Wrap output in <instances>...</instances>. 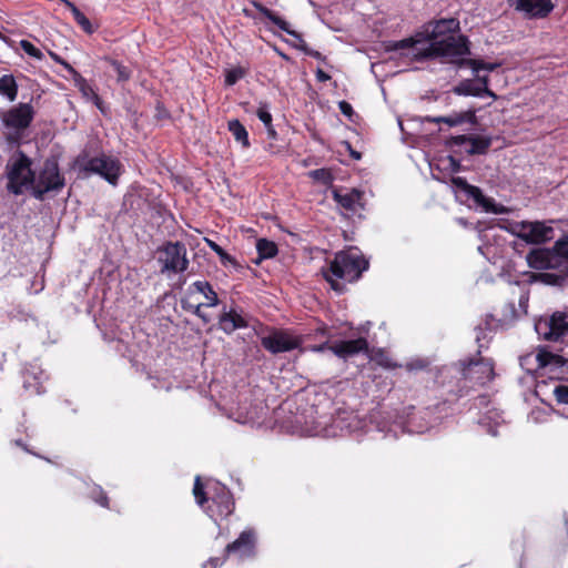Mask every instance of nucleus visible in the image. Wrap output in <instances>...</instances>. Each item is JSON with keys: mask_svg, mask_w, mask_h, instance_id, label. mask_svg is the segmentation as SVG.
<instances>
[{"mask_svg": "<svg viewBox=\"0 0 568 568\" xmlns=\"http://www.w3.org/2000/svg\"><path fill=\"white\" fill-rule=\"evenodd\" d=\"M566 525L568 526V519H566Z\"/></svg>", "mask_w": 568, "mask_h": 568, "instance_id": "obj_63", "label": "nucleus"}, {"mask_svg": "<svg viewBox=\"0 0 568 568\" xmlns=\"http://www.w3.org/2000/svg\"><path fill=\"white\" fill-rule=\"evenodd\" d=\"M537 367L552 371L565 366L566 361L562 356L548 352L545 348H539L536 354Z\"/></svg>", "mask_w": 568, "mask_h": 568, "instance_id": "obj_25", "label": "nucleus"}, {"mask_svg": "<svg viewBox=\"0 0 568 568\" xmlns=\"http://www.w3.org/2000/svg\"><path fill=\"white\" fill-rule=\"evenodd\" d=\"M498 227L521 239L523 230H524V221L516 222V221H509V220H501L498 223Z\"/></svg>", "mask_w": 568, "mask_h": 568, "instance_id": "obj_38", "label": "nucleus"}, {"mask_svg": "<svg viewBox=\"0 0 568 568\" xmlns=\"http://www.w3.org/2000/svg\"><path fill=\"white\" fill-rule=\"evenodd\" d=\"M90 91H91V93H92V98H93V100H94L95 105H97L100 110H102V106H101L102 101H101L100 97L94 92V90H93V89H90Z\"/></svg>", "mask_w": 568, "mask_h": 568, "instance_id": "obj_55", "label": "nucleus"}, {"mask_svg": "<svg viewBox=\"0 0 568 568\" xmlns=\"http://www.w3.org/2000/svg\"><path fill=\"white\" fill-rule=\"evenodd\" d=\"M111 65L113 67L118 81H128L131 77V71L128 67L123 65L116 60H110Z\"/></svg>", "mask_w": 568, "mask_h": 568, "instance_id": "obj_40", "label": "nucleus"}, {"mask_svg": "<svg viewBox=\"0 0 568 568\" xmlns=\"http://www.w3.org/2000/svg\"><path fill=\"white\" fill-rule=\"evenodd\" d=\"M227 129L243 148L247 149L250 146L248 132L237 119L229 121Z\"/></svg>", "mask_w": 568, "mask_h": 568, "instance_id": "obj_32", "label": "nucleus"}, {"mask_svg": "<svg viewBox=\"0 0 568 568\" xmlns=\"http://www.w3.org/2000/svg\"><path fill=\"white\" fill-rule=\"evenodd\" d=\"M47 378L43 372L39 371V374L34 369H27L23 374V387L26 390H30L34 394L44 393L43 381Z\"/></svg>", "mask_w": 568, "mask_h": 568, "instance_id": "obj_28", "label": "nucleus"}, {"mask_svg": "<svg viewBox=\"0 0 568 568\" xmlns=\"http://www.w3.org/2000/svg\"><path fill=\"white\" fill-rule=\"evenodd\" d=\"M68 8H70L72 16L77 23L82 28V30L87 33H93L94 29L90 22V20L85 17L84 13L80 11V9L72 2L64 0Z\"/></svg>", "mask_w": 568, "mask_h": 568, "instance_id": "obj_33", "label": "nucleus"}, {"mask_svg": "<svg viewBox=\"0 0 568 568\" xmlns=\"http://www.w3.org/2000/svg\"><path fill=\"white\" fill-rule=\"evenodd\" d=\"M458 365L462 377L475 384L484 385L494 377V366L489 359L469 357Z\"/></svg>", "mask_w": 568, "mask_h": 568, "instance_id": "obj_10", "label": "nucleus"}, {"mask_svg": "<svg viewBox=\"0 0 568 568\" xmlns=\"http://www.w3.org/2000/svg\"><path fill=\"white\" fill-rule=\"evenodd\" d=\"M191 288L206 298V303H204L205 307H214L219 305L220 300L217 294L207 281H196L191 285Z\"/></svg>", "mask_w": 568, "mask_h": 568, "instance_id": "obj_31", "label": "nucleus"}, {"mask_svg": "<svg viewBox=\"0 0 568 568\" xmlns=\"http://www.w3.org/2000/svg\"><path fill=\"white\" fill-rule=\"evenodd\" d=\"M450 184L455 193L463 194L466 200H473L478 206L483 207L485 212L504 214L508 209L501 204L495 203L493 199L486 197L478 186L469 184L466 179L462 176H453Z\"/></svg>", "mask_w": 568, "mask_h": 568, "instance_id": "obj_9", "label": "nucleus"}, {"mask_svg": "<svg viewBox=\"0 0 568 568\" xmlns=\"http://www.w3.org/2000/svg\"><path fill=\"white\" fill-rule=\"evenodd\" d=\"M205 306L204 303L193 305L186 302H182V308L184 311L192 312L194 315L200 317L205 324L210 322V318L202 312V307Z\"/></svg>", "mask_w": 568, "mask_h": 568, "instance_id": "obj_41", "label": "nucleus"}, {"mask_svg": "<svg viewBox=\"0 0 568 568\" xmlns=\"http://www.w3.org/2000/svg\"><path fill=\"white\" fill-rule=\"evenodd\" d=\"M20 47L28 55L38 60L43 59V53L41 52V50L34 47L31 42L22 40L20 41Z\"/></svg>", "mask_w": 568, "mask_h": 568, "instance_id": "obj_42", "label": "nucleus"}, {"mask_svg": "<svg viewBox=\"0 0 568 568\" xmlns=\"http://www.w3.org/2000/svg\"><path fill=\"white\" fill-rule=\"evenodd\" d=\"M50 54H51V57H52L54 60H57V61H58V55H57V54H54V53H52V52H51Z\"/></svg>", "mask_w": 568, "mask_h": 568, "instance_id": "obj_61", "label": "nucleus"}, {"mask_svg": "<svg viewBox=\"0 0 568 568\" xmlns=\"http://www.w3.org/2000/svg\"><path fill=\"white\" fill-rule=\"evenodd\" d=\"M527 263L531 268L535 270H558L560 266L558 263V254H556L555 247L549 248H535L527 254Z\"/></svg>", "mask_w": 568, "mask_h": 568, "instance_id": "obj_17", "label": "nucleus"}, {"mask_svg": "<svg viewBox=\"0 0 568 568\" xmlns=\"http://www.w3.org/2000/svg\"><path fill=\"white\" fill-rule=\"evenodd\" d=\"M316 333H317L318 335H321V336H323V337H324V336H326V333H327V332H326V329H325V328H318V329L316 331Z\"/></svg>", "mask_w": 568, "mask_h": 568, "instance_id": "obj_58", "label": "nucleus"}, {"mask_svg": "<svg viewBox=\"0 0 568 568\" xmlns=\"http://www.w3.org/2000/svg\"><path fill=\"white\" fill-rule=\"evenodd\" d=\"M256 250L261 260L274 257L278 252L276 244L266 239L257 240Z\"/></svg>", "mask_w": 568, "mask_h": 568, "instance_id": "obj_34", "label": "nucleus"}, {"mask_svg": "<svg viewBox=\"0 0 568 568\" xmlns=\"http://www.w3.org/2000/svg\"><path fill=\"white\" fill-rule=\"evenodd\" d=\"M247 70L243 67H235L225 71V84L229 87L234 85L237 81L243 79Z\"/></svg>", "mask_w": 568, "mask_h": 568, "instance_id": "obj_37", "label": "nucleus"}, {"mask_svg": "<svg viewBox=\"0 0 568 568\" xmlns=\"http://www.w3.org/2000/svg\"><path fill=\"white\" fill-rule=\"evenodd\" d=\"M352 156L356 160H359L361 159V153L359 152H356V151H352L351 152Z\"/></svg>", "mask_w": 568, "mask_h": 568, "instance_id": "obj_59", "label": "nucleus"}, {"mask_svg": "<svg viewBox=\"0 0 568 568\" xmlns=\"http://www.w3.org/2000/svg\"><path fill=\"white\" fill-rule=\"evenodd\" d=\"M407 430H408L409 433H413V432H416V433H423V429H414V428L412 427V425H410V422H408V424H407Z\"/></svg>", "mask_w": 568, "mask_h": 568, "instance_id": "obj_57", "label": "nucleus"}, {"mask_svg": "<svg viewBox=\"0 0 568 568\" xmlns=\"http://www.w3.org/2000/svg\"><path fill=\"white\" fill-rule=\"evenodd\" d=\"M487 337L486 328H483L478 326L476 328V342L479 344V348H481L484 345L480 343L483 339Z\"/></svg>", "mask_w": 568, "mask_h": 568, "instance_id": "obj_50", "label": "nucleus"}, {"mask_svg": "<svg viewBox=\"0 0 568 568\" xmlns=\"http://www.w3.org/2000/svg\"><path fill=\"white\" fill-rule=\"evenodd\" d=\"M490 434H491L493 436H496V435H497V432H496L495 429H490Z\"/></svg>", "mask_w": 568, "mask_h": 568, "instance_id": "obj_62", "label": "nucleus"}, {"mask_svg": "<svg viewBox=\"0 0 568 568\" xmlns=\"http://www.w3.org/2000/svg\"><path fill=\"white\" fill-rule=\"evenodd\" d=\"M491 143L493 139L490 136L474 134L452 135L446 140L448 148L468 144L469 146L466 149V153L469 155L486 154Z\"/></svg>", "mask_w": 568, "mask_h": 568, "instance_id": "obj_15", "label": "nucleus"}, {"mask_svg": "<svg viewBox=\"0 0 568 568\" xmlns=\"http://www.w3.org/2000/svg\"><path fill=\"white\" fill-rule=\"evenodd\" d=\"M16 444L24 448V445L22 444L21 440H17Z\"/></svg>", "mask_w": 568, "mask_h": 568, "instance_id": "obj_60", "label": "nucleus"}, {"mask_svg": "<svg viewBox=\"0 0 568 568\" xmlns=\"http://www.w3.org/2000/svg\"><path fill=\"white\" fill-rule=\"evenodd\" d=\"M93 500L102 507H109V498L101 487H97L92 491Z\"/></svg>", "mask_w": 568, "mask_h": 568, "instance_id": "obj_46", "label": "nucleus"}, {"mask_svg": "<svg viewBox=\"0 0 568 568\" xmlns=\"http://www.w3.org/2000/svg\"><path fill=\"white\" fill-rule=\"evenodd\" d=\"M31 165L32 160L21 150H17L10 156L6 165L7 190L10 193L20 195L26 190L33 191L36 173Z\"/></svg>", "mask_w": 568, "mask_h": 568, "instance_id": "obj_3", "label": "nucleus"}, {"mask_svg": "<svg viewBox=\"0 0 568 568\" xmlns=\"http://www.w3.org/2000/svg\"><path fill=\"white\" fill-rule=\"evenodd\" d=\"M552 393L559 404L568 405V385L558 384L555 386Z\"/></svg>", "mask_w": 568, "mask_h": 568, "instance_id": "obj_45", "label": "nucleus"}, {"mask_svg": "<svg viewBox=\"0 0 568 568\" xmlns=\"http://www.w3.org/2000/svg\"><path fill=\"white\" fill-rule=\"evenodd\" d=\"M193 494H194V497L200 506L203 507V505L206 501H209V498L205 497L204 487H203L199 476L195 478Z\"/></svg>", "mask_w": 568, "mask_h": 568, "instance_id": "obj_43", "label": "nucleus"}, {"mask_svg": "<svg viewBox=\"0 0 568 568\" xmlns=\"http://www.w3.org/2000/svg\"><path fill=\"white\" fill-rule=\"evenodd\" d=\"M460 64H465V67H469L475 74H477L480 70L491 72L500 67V63H498V62L491 63V62H485L483 60H475V59L463 60L460 62Z\"/></svg>", "mask_w": 568, "mask_h": 568, "instance_id": "obj_36", "label": "nucleus"}, {"mask_svg": "<svg viewBox=\"0 0 568 568\" xmlns=\"http://www.w3.org/2000/svg\"><path fill=\"white\" fill-rule=\"evenodd\" d=\"M338 109L348 119H352L354 115L353 106L347 101H341L338 102Z\"/></svg>", "mask_w": 568, "mask_h": 568, "instance_id": "obj_47", "label": "nucleus"}, {"mask_svg": "<svg viewBox=\"0 0 568 568\" xmlns=\"http://www.w3.org/2000/svg\"><path fill=\"white\" fill-rule=\"evenodd\" d=\"M454 92L458 95L481 97L483 94H487L494 99L496 98V94L493 91H490L488 88H480L473 80L462 81L454 88Z\"/></svg>", "mask_w": 568, "mask_h": 568, "instance_id": "obj_27", "label": "nucleus"}, {"mask_svg": "<svg viewBox=\"0 0 568 568\" xmlns=\"http://www.w3.org/2000/svg\"><path fill=\"white\" fill-rule=\"evenodd\" d=\"M158 261L161 263V272L182 273L189 267L186 247L182 242H166L158 248Z\"/></svg>", "mask_w": 568, "mask_h": 568, "instance_id": "obj_8", "label": "nucleus"}, {"mask_svg": "<svg viewBox=\"0 0 568 568\" xmlns=\"http://www.w3.org/2000/svg\"><path fill=\"white\" fill-rule=\"evenodd\" d=\"M535 331L539 338L548 342H564L568 336V313L555 312L535 322Z\"/></svg>", "mask_w": 568, "mask_h": 568, "instance_id": "obj_7", "label": "nucleus"}, {"mask_svg": "<svg viewBox=\"0 0 568 568\" xmlns=\"http://www.w3.org/2000/svg\"><path fill=\"white\" fill-rule=\"evenodd\" d=\"M509 4L529 18H546L554 9L551 0H508Z\"/></svg>", "mask_w": 568, "mask_h": 568, "instance_id": "obj_18", "label": "nucleus"}, {"mask_svg": "<svg viewBox=\"0 0 568 568\" xmlns=\"http://www.w3.org/2000/svg\"><path fill=\"white\" fill-rule=\"evenodd\" d=\"M64 184L65 181L60 173L58 161L54 158L47 159L39 173L38 182L33 186L32 195L42 201L48 192H59Z\"/></svg>", "mask_w": 568, "mask_h": 568, "instance_id": "obj_6", "label": "nucleus"}, {"mask_svg": "<svg viewBox=\"0 0 568 568\" xmlns=\"http://www.w3.org/2000/svg\"><path fill=\"white\" fill-rule=\"evenodd\" d=\"M224 562V559L221 558H210L207 561L203 564V568H217Z\"/></svg>", "mask_w": 568, "mask_h": 568, "instance_id": "obj_49", "label": "nucleus"}, {"mask_svg": "<svg viewBox=\"0 0 568 568\" xmlns=\"http://www.w3.org/2000/svg\"><path fill=\"white\" fill-rule=\"evenodd\" d=\"M262 346L272 354H280L298 348L302 338L294 336L286 331H274L261 338Z\"/></svg>", "mask_w": 568, "mask_h": 568, "instance_id": "obj_13", "label": "nucleus"}, {"mask_svg": "<svg viewBox=\"0 0 568 568\" xmlns=\"http://www.w3.org/2000/svg\"><path fill=\"white\" fill-rule=\"evenodd\" d=\"M554 236V229L544 222L524 221L521 240L527 243L540 244L550 241Z\"/></svg>", "mask_w": 568, "mask_h": 568, "instance_id": "obj_19", "label": "nucleus"}, {"mask_svg": "<svg viewBox=\"0 0 568 568\" xmlns=\"http://www.w3.org/2000/svg\"><path fill=\"white\" fill-rule=\"evenodd\" d=\"M36 115L31 103L20 102L17 105L2 111L0 119L3 125L13 132V140L20 139L21 134L31 125ZM11 140V136L8 138Z\"/></svg>", "mask_w": 568, "mask_h": 568, "instance_id": "obj_5", "label": "nucleus"}, {"mask_svg": "<svg viewBox=\"0 0 568 568\" xmlns=\"http://www.w3.org/2000/svg\"><path fill=\"white\" fill-rule=\"evenodd\" d=\"M554 247L558 254L560 272L540 273L538 278L548 285L562 286L568 281V234L559 239Z\"/></svg>", "mask_w": 568, "mask_h": 568, "instance_id": "obj_11", "label": "nucleus"}, {"mask_svg": "<svg viewBox=\"0 0 568 568\" xmlns=\"http://www.w3.org/2000/svg\"><path fill=\"white\" fill-rule=\"evenodd\" d=\"M19 85L12 74H3L0 77V95L4 97L9 102H14L18 98Z\"/></svg>", "mask_w": 568, "mask_h": 568, "instance_id": "obj_30", "label": "nucleus"}, {"mask_svg": "<svg viewBox=\"0 0 568 568\" xmlns=\"http://www.w3.org/2000/svg\"><path fill=\"white\" fill-rule=\"evenodd\" d=\"M459 31V21L455 18L439 19L430 22L426 28L427 39L429 42L442 39Z\"/></svg>", "mask_w": 568, "mask_h": 568, "instance_id": "obj_22", "label": "nucleus"}, {"mask_svg": "<svg viewBox=\"0 0 568 568\" xmlns=\"http://www.w3.org/2000/svg\"><path fill=\"white\" fill-rule=\"evenodd\" d=\"M450 168L453 172H459L462 169L460 162L453 156H449Z\"/></svg>", "mask_w": 568, "mask_h": 568, "instance_id": "obj_52", "label": "nucleus"}, {"mask_svg": "<svg viewBox=\"0 0 568 568\" xmlns=\"http://www.w3.org/2000/svg\"><path fill=\"white\" fill-rule=\"evenodd\" d=\"M424 121L433 123H445L448 126H458L463 123L474 124L476 122V115L474 110L464 112H453L446 116H425Z\"/></svg>", "mask_w": 568, "mask_h": 568, "instance_id": "obj_24", "label": "nucleus"}, {"mask_svg": "<svg viewBox=\"0 0 568 568\" xmlns=\"http://www.w3.org/2000/svg\"><path fill=\"white\" fill-rule=\"evenodd\" d=\"M362 192L353 189L349 192L342 193L337 190L333 191V199L345 210L354 211L355 204L361 200Z\"/></svg>", "mask_w": 568, "mask_h": 568, "instance_id": "obj_29", "label": "nucleus"}, {"mask_svg": "<svg viewBox=\"0 0 568 568\" xmlns=\"http://www.w3.org/2000/svg\"><path fill=\"white\" fill-rule=\"evenodd\" d=\"M267 132V136L272 140H275L277 138V133L273 126V123H270V125H264Z\"/></svg>", "mask_w": 568, "mask_h": 568, "instance_id": "obj_53", "label": "nucleus"}, {"mask_svg": "<svg viewBox=\"0 0 568 568\" xmlns=\"http://www.w3.org/2000/svg\"><path fill=\"white\" fill-rule=\"evenodd\" d=\"M75 163L80 172L100 175L113 186L118 184L123 171V165L119 159L105 153L89 158L85 152H82L78 155Z\"/></svg>", "mask_w": 568, "mask_h": 568, "instance_id": "obj_4", "label": "nucleus"}, {"mask_svg": "<svg viewBox=\"0 0 568 568\" xmlns=\"http://www.w3.org/2000/svg\"><path fill=\"white\" fill-rule=\"evenodd\" d=\"M361 420L354 414L339 413L332 419L327 435H345L351 434L361 428Z\"/></svg>", "mask_w": 568, "mask_h": 568, "instance_id": "obj_21", "label": "nucleus"}, {"mask_svg": "<svg viewBox=\"0 0 568 568\" xmlns=\"http://www.w3.org/2000/svg\"><path fill=\"white\" fill-rule=\"evenodd\" d=\"M310 176L323 183L324 185L331 184L333 181L332 173L326 169H316L310 172Z\"/></svg>", "mask_w": 568, "mask_h": 568, "instance_id": "obj_39", "label": "nucleus"}, {"mask_svg": "<svg viewBox=\"0 0 568 568\" xmlns=\"http://www.w3.org/2000/svg\"><path fill=\"white\" fill-rule=\"evenodd\" d=\"M258 12L265 17L267 20H270L272 23H274L276 27H278L282 31H285L286 33L293 36L300 41L298 49L302 50L305 54L315 58L317 60H323V55L321 52L311 49L307 43L303 40L302 36L297 33L294 30H291L290 23L286 22L283 18H281L277 13H275L273 10L264 7V6H257Z\"/></svg>", "mask_w": 568, "mask_h": 568, "instance_id": "obj_16", "label": "nucleus"}, {"mask_svg": "<svg viewBox=\"0 0 568 568\" xmlns=\"http://www.w3.org/2000/svg\"><path fill=\"white\" fill-rule=\"evenodd\" d=\"M418 40L414 38H407L398 41H387L384 43L385 51L387 52H399L400 54H409L416 59L415 54L422 50L416 48Z\"/></svg>", "mask_w": 568, "mask_h": 568, "instance_id": "obj_26", "label": "nucleus"}, {"mask_svg": "<svg viewBox=\"0 0 568 568\" xmlns=\"http://www.w3.org/2000/svg\"><path fill=\"white\" fill-rule=\"evenodd\" d=\"M367 268L368 261L362 253L357 248H349L337 252L328 267H323L322 273L332 290L341 294L346 287L341 280L349 283L355 282Z\"/></svg>", "mask_w": 568, "mask_h": 568, "instance_id": "obj_1", "label": "nucleus"}, {"mask_svg": "<svg viewBox=\"0 0 568 568\" xmlns=\"http://www.w3.org/2000/svg\"><path fill=\"white\" fill-rule=\"evenodd\" d=\"M256 115L264 125H270V123H272V114L268 111V104L266 102H260Z\"/></svg>", "mask_w": 568, "mask_h": 568, "instance_id": "obj_44", "label": "nucleus"}, {"mask_svg": "<svg viewBox=\"0 0 568 568\" xmlns=\"http://www.w3.org/2000/svg\"><path fill=\"white\" fill-rule=\"evenodd\" d=\"M255 536L252 530H244L239 538L229 544L225 548L226 555L236 554L241 559L254 556Z\"/></svg>", "mask_w": 568, "mask_h": 568, "instance_id": "obj_20", "label": "nucleus"}, {"mask_svg": "<svg viewBox=\"0 0 568 568\" xmlns=\"http://www.w3.org/2000/svg\"><path fill=\"white\" fill-rule=\"evenodd\" d=\"M204 241L207 244V246L219 255L222 265L239 266L236 260L233 256H231L226 251H224L217 243L207 237H205Z\"/></svg>", "mask_w": 568, "mask_h": 568, "instance_id": "obj_35", "label": "nucleus"}, {"mask_svg": "<svg viewBox=\"0 0 568 568\" xmlns=\"http://www.w3.org/2000/svg\"><path fill=\"white\" fill-rule=\"evenodd\" d=\"M313 352H323L324 349L332 351L337 357L347 359L354 355H357L362 352H367L368 342L364 337H359L356 339L349 341H341L333 345H328L327 342H324L320 345H314L310 347Z\"/></svg>", "mask_w": 568, "mask_h": 568, "instance_id": "obj_14", "label": "nucleus"}, {"mask_svg": "<svg viewBox=\"0 0 568 568\" xmlns=\"http://www.w3.org/2000/svg\"><path fill=\"white\" fill-rule=\"evenodd\" d=\"M476 75H477V82L476 83L480 88H488V77L487 75L480 77V75H478V73Z\"/></svg>", "mask_w": 568, "mask_h": 568, "instance_id": "obj_54", "label": "nucleus"}, {"mask_svg": "<svg viewBox=\"0 0 568 568\" xmlns=\"http://www.w3.org/2000/svg\"><path fill=\"white\" fill-rule=\"evenodd\" d=\"M470 54L469 41L465 36H447L442 39L429 42V44L423 49V51L415 54L416 60H426L430 58H446L449 62L457 64L458 67H465L460 64L465 58Z\"/></svg>", "mask_w": 568, "mask_h": 568, "instance_id": "obj_2", "label": "nucleus"}, {"mask_svg": "<svg viewBox=\"0 0 568 568\" xmlns=\"http://www.w3.org/2000/svg\"><path fill=\"white\" fill-rule=\"evenodd\" d=\"M219 327L225 334H232L236 329L248 327L246 317L235 308L226 311L225 308L219 317Z\"/></svg>", "mask_w": 568, "mask_h": 568, "instance_id": "obj_23", "label": "nucleus"}, {"mask_svg": "<svg viewBox=\"0 0 568 568\" xmlns=\"http://www.w3.org/2000/svg\"><path fill=\"white\" fill-rule=\"evenodd\" d=\"M210 499L212 505L207 507V514L214 521L226 518L233 513L234 500L231 491L224 485L216 484Z\"/></svg>", "mask_w": 568, "mask_h": 568, "instance_id": "obj_12", "label": "nucleus"}, {"mask_svg": "<svg viewBox=\"0 0 568 568\" xmlns=\"http://www.w3.org/2000/svg\"><path fill=\"white\" fill-rule=\"evenodd\" d=\"M90 89H92V88H91V87H89V85H87V84H84V85L82 87V92H83V94H84V95H87V97H89V94H91V95H92V93H91Z\"/></svg>", "mask_w": 568, "mask_h": 568, "instance_id": "obj_56", "label": "nucleus"}, {"mask_svg": "<svg viewBox=\"0 0 568 568\" xmlns=\"http://www.w3.org/2000/svg\"><path fill=\"white\" fill-rule=\"evenodd\" d=\"M426 366H427V362L425 359H415V361L407 363V368L409 371L423 369Z\"/></svg>", "mask_w": 568, "mask_h": 568, "instance_id": "obj_48", "label": "nucleus"}, {"mask_svg": "<svg viewBox=\"0 0 568 568\" xmlns=\"http://www.w3.org/2000/svg\"><path fill=\"white\" fill-rule=\"evenodd\" d=\"M316 79L320 82H326V81H328L331 79V77H329V74L324 72L322 69H317V71H316Z\"/></svg>", "mask_w": 568, "mask_h": 568, "instance_id": "obj_51", "label": "nucleus"}]
</instances>
